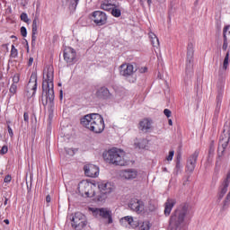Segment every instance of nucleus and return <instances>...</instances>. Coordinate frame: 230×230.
I'll list each match as a JSON object with an SVG mask.
<instances>
[{
    "instance_id": "39",
    "label": "nucleus",
    "mask_w": 230,
    "mask_h": 230,
    "mask_svg": "<svg viewBox=\"0 0 230 230\" xmlns=\"http://www.w3.org/2000/svg\"><path fill=\"white\" fill-rule=\"evenodd\" d=\"M8 153V146H4L2 147V149L0 150V154H2L3 155H4V154H7Z\"/></svg>"
},
{
    "instance_id": "6",
    "label": "nucleus",
    "mask_w": 230,
    "mask_h": 230,
    "mask_svg": "<svg viewBox=\"0 0 230 230\" xmlns=\"http://www.w3.org/2000/svg\"><path fill=\"white\" fill-rule=\"evenodd\" d=\"M89 211H91L95 218H102L103 220H107V224H112V211L109 208H89Z\"/></svg>"
},
{
    "instance_id": "36",
    "label": "nucleus",
    "mask_w": 230,
    "mask_h": 230,
    "mask_svg": "<svg viewBox=\"0 0 230 230\" xmlns=\"http://www.w3.org/2000/svg\"><path fill=\"white\" fill-rule=\"evenodd\" d=\"M175 155L174 151H170L168 156L166 157L167 161H172L173 159V155Z\"/></svg>"
},
{
    "instance_id": "18",
    "label": "nucleus",
    "mask_w": 230,
    "mask_h": 230,
    "mask_svg": "<svg viewBox=\"0 0 230 230\" xmlns=\"http://www.w3.org/2000/svg\"><path fill=\"white\" fill-rule=\"evenodd\" d=\"M121 226H129L132 229H136V227H139V222L134 220L132 216H126L121 217L119 220Z\"/></svg>"
},
{
    "instance_id": "2",
    "label": "nucleus",
    "mask_w": 230,
    "mask_h": 230,
    "mask_svg": "<svg viewBox=\"0 0 230 230\" xmlns=\"http://www.w3.org/2000/svg\"><path fill=\"white\" fill-rule=\"evenodd\" d=\"M81 125L93 132V134H102L105 130V120L98 113H91L81 119Z\"/></svg>"
},
{
    "instance_id": "52",
    "label": "nucleus",
    "mask_w": 230,
    "mask_h": 230,
    "mask_svg": "<svg viewBox=\"0 0 230 230\" xmlns=\"http://www.w3.org/2000/svg\"><path fill=\"white\" fill-rule=\"evenodd\" d=\"M60 98H62V92H61V94H60Z\"/></svg>"
},
{
    "instance_id": "30",
    "label": "nucleus",
    "mask_w": 230,
    "mask_h": 230,
    "mask_svg": "<svg viewBox=\"0 0 230 230\" xmlns=\"http://www.w3.org/2000/svg\"><path fill=\"white\" fill-rule=\"evenodd\" d=\"M140 230H150V222L145 221L140 226Z\"/></svg>"
},
{
    "instance_id": "42",
    "label": "nucleus",
    "mask_w": 230,
    "mask_h": 230,
    "mask_svg": "<svg viewBox=\"0 0 230 230\" xmlns=\"http://www.w3.org/2000/svg\"><path fill=\"white\" fill-rule=\"evenodd\" d=\"M8 132H9V136H13V130L12 129V128L10 126H8Z\"/></svg>"
},
{
    "instance_id": "4",
    "label": "nucleus",
    "mask_w": 230,
    "mask_h": 230,
    "mask_svg": "<svg viewBox=\"0 0 230 230\" xmlns=\"http://www.w3.org/2000/svg\"><path fill=\"white\" fill-rule=\"evenodd\" d=\"M102 157L109 164L115 166H127V159L125 158V151L113 147L102 154Z\"/></svg>"
},
{
    "instance_id": "12",
    "label": "nucleus",
    "mask_w": 230,
    "mask_h": 230,
    "mask_svg": "<svg viewBox=\"0 0 230 230\" xmlns=\"http://www.w3.org/2000/svg\"><path fill=\"white\" fill-rule=\"evenodd\" d=\"M137 69H134V65L130 63H124L119 66V73L121 76H132L136 73Z\"/></svg>"
},
{
    "instance_id": "25",
    "label": "nucleus",
    "mask_w": 230,
    "mask_h": 230,
    "mask_svg": "<svg viewBox=\"0 0 230 230\" xmlns=\"http://www.w3.org/2000/svg\"><path fill=\"white\" fill-rule=\"evenodd\" d=\"M115 4L109 2V0H104L101 3L100 8L101 10H104L105 12H111Z\"/></svg>"
},
{
    "instance_id": "40",
    "label": "nucleus",
    "mask_w": 230,
    "mask_h": 230,
    "mask_svg": "<svg viewBox=\"0 0 230 230\" xmlns=\"http://www.w3.org/2000/svg\"><path fill=\"white\" fill-rule=\"evenodd\" d=\"M66 152L69 155H75V151L73 149H66Z\"/></svg>"
},
{
    "instance_id": "17",
    "label": "nucleus",
    "mask_w": 230,
    "mask_h": 230,
    "mask_svg": "<svg viewBox=\"0 0 230 230\" xmlns=\"http://www.w3.org/2000/svg\"><path fill=\"white\" fill-rule=\"evenodd\" d=\"M226 87V80L219 79L217 83V102L222 103V98H224V89Z\"/></svg>"
},
{
    "instance_id": "49",
    "label": "nucleus",
    "mask_w": 230,
    "mask_h": 230,
    "mask_svg": "<svg viewBox=\"0 0 230 230\" xmlns=\"http://www.w3.org/2000/svg\"><path fill=\"white\" fill-rule=\"evenodd\" d=\"M4 224H6L8 226V224H10V221L8 219H4Z\"/></svg>"
},
{
    "instance_id": "38",
    "label": "nucleus",
    "mask_w": 230,
    "mask_h": 230,
    "mask_svg": "<svg viewBox=\"0 0 230 230\" xmlns=\"http://www.w3.org/2000/svg\"><path fill=\"white\" fill-rule=\"evenodd\" d=\"M23 119H24L25 123L30 122V115L28 114V112L23 113Z\"/></svg>"
},
{
    "instance_id": "48",
    "label": "nucleus",
    "mask_w": 230,
    "mask_h": 230,
    "mask_svg": "<svg viewBox=\"0 0 230 230\" xmlns=\"http://www.w3.org/2000/svg\"><path fill=\"white\" fill-rule=\"evenodd\" d=\"M148 6H152V0H147Z\"/></svg>"
},
{
    "instance_id": "28",
    "label": "nucleus",
    "mask_w": 230,
    "mask_h": 230,
    "mask_svg": "<svg viewBox=\"0 0 230 230\" xmlns=\"http://www.w3.org/2000/svg\"><path fill=\"white\" fill-rule=\"evenodd\" d=\"M229 56H230V52L229 50H227L223 61V69L225 71H226L227 67H229V62H230Z\"/></svg>"
},
{
    "instance_id": "5",
    "label": "nucleus",
    "mask_w": 230,
    "mask_h": 230,
    "mask_svg": "<svg viewBox=\"0 0 230 230\" xmlns=\"http://www.w3.org/2000/svg\"><path fill=\"white\" fill-rule=\"evenodd\" d=\"M96 184L88 181L87 180H83L78 184V191L83 197H94L96 195Z\"/></svg>"
},
{
    "instance_id": "51",
    "label": "nucleus",
    "mask_w": 230,
    "mask_h": 230,
    "mask_svg": "<svg viewBox=\"0 0 230 230\" xmlns=\"http://www.w3.org/2000/svg\"><path fill=\"white\" fill-rule=\"evenodd\" d=\"M2 76H3V74H1V72H0V80H1Z\"/></svg>"
},
{
    "instance_id": "44",
    "label": "nucleus",
    "mask_w": 230,
    "mask_h": 230,
    "mask_svg": "<svg viewBox=\"0 0 230 230\" xmlns=\"http://www.w3.org/2000/svg\"><path fill=\"white\" fill-rule=\"evenodd\" d=\"M46 202H47V204H49V202H51V196L47 195V197H46Z\"/></svg>"
},
{
    "instance_id": "3",
    "label": "nucleus",
    "mask_w": 230,
    "mask_h": 230,
    "mask_svg": "<svg viewBox=\"0 0 230 230\" xmlns=\"http://www.w3.org/2000/svg\"><path fill=\"white\" fill-rule=\"evenodd\" d=\"M187 214L188 205H180L178 209H176L170 217L169 228L171 230H186V222H184V218Z\"/></svg>"
},
{
    "instance_id": "50",
    "label": "nucleus",
    "mask_w": 230,
    "mask_h": 230,
    "mask_svg": "<svg viewBox=\"0 0 230 230\" xmlns=\"http://www.w3.org/2000/svg\"><path fill=\"white\" fill-rule=\"evenodd\" d=\"M4 204V206H6V204H8V199H5Z\"/></svg>"
},
{
    "instance_id": "29",
    "label": "nucleus",
    "mask_w": 230,
    "mask_h": 230,
    "mask_svg": "<svg viewBox=\"0 0 230 230\" xmlns=\"http://www.w3.org/2000/svg\"><path fill=\"white\" fill-rule=\"evenodd\" d=\"M17 57H19V50H17V49H15L14 45H12L10 58H17Z\"/></svg>"
},
{
    "instance_id": "22",
    "label": "nucleus",
    "mask_w": 230,
    "mask_h": 230,
    "mask_svg": "<svg viewBox=\"0 0 230 230\" xmlns=\"http://www.w3.org/2000/svg\"><path fill=\"white\" fill-rule=\"evenodd\" d=\"M27 87L31 91H33L32 95L35 94V91H37V74L36 73H32L31 75Z\"/></svg>"
},
{
    "instance_id": "16",
    "label": "nucleus",
    "mask_w": 230,
    "mask_h": 230,
    "mask_svg": "<svg viewBox=\"0 0 230 230\" xmlns=\"http://www.w3.org/2000/svg\"><path fill=\"white\" fill-rule=\"evenodd\" d=\"M230 184V171L226 174V178L224 180L222 185L219 187L218 199L222 200L224 199V195L227 193V188H229Z\"/></svg>"
},
{
    "instance_id": "35",
    "label": "nucleus",
    "mask_w": 230,
    "mask_h": 230,
    "mask_svg": "<svg viewBox=\"0 0 230 230\" xmlns=\"http://www.w3.org/2000/svg\"><path fill=\"white\" fill-rule=\"evenodd\" d=\"M21 35H22V37H26L28 35V31H26V27H21Z\"/></svg>"
},
{
    "instance_id": "7",
    "label": "nucleus",
    "mask_w": 230,
    "mask_h": 230,
    "mask_svg": "<svg viewBox=\"0 0 230 230\" xmlns=\"http://www.w3.org/2000/svg\"><path fill=\"white\" fill-rule=\"evenodd\" d=\"M87 226V217L82 212H76L72 217V227L75 230H82Z\"/></svg>"
},
{
    "instance_id": "23",
    "label": "nucleus",
    "mask_w": 230,
    "mask_h": 230,
    "mask_svg": "<svg viewBox=\"0 0 230 230\" xmlns=\"http://www.w3.org/2000/svg\"><path fill=\"white\" fill-rule=\"evenodd\" d=\"M96 97L107 100V98H111V92H109V89L102 87L96 92Z\"/></svg>"
},
{
    "instance_id": "31",
    "label": "nucleus",
    "mask_w": 230,
    "mask_h": 230,
    "mask_svg": "<svg viewBox=\"0 0 230 230\" xmlns=\"http://www.w3.org/2000/svg\"><path fill=\"white\" fill-rule=\"evenodd\" d=\"M70 1V7L73 10H76V6H78V3L80 2V0H69Z\"/></svg>"
},
{
    "instance_id": "27",
    "label": "nucleus",
    "mask_w": 230,
    "mask_h": 230,
    "mask_svg": "<svg viewBox=\"0 0 230 230\" xmlns=\"http://www.w3.org/2000/svg\"><path fill=\"white\" fill-rule=\"evenodd\" d=\"M111 15L113 17H121V9L115 4L113 8H111Z\"/></svg>"
},
{
    "instance_id": "33",
    "label": "nucleus",
    "mask_w": 230,
    "mask_h": 230,
    "mask_svg": "<svg viewBox=\"0 0 230 230\" xmlns=\"http://www.w3.org/2000/svg\"><path fill=\"white\" fill-rule=\"evenodd\" d=\"M21 80V75L19 74H15L13 77V84L17 85V83Z\"/></svg>"
},
{
    "instance_id": "14",
    "label": "nucleus",
    "mask_w": 230,
    "mask_h": 230,
    "mask_svg": "<svg viewBox=\"0 0 230 230\" xmlns=\"http://www.w3.org/2000/svg\"><path fill=\"white\" fill-rule=\"evenodd\" d=\"M195 55V46L193 43L189 42L187 45V58H186V66L187 67H190L193 64V58Z\"/></svg>"
},
{
    "instance_id": "32",
    "label": "nucleus",
    "mask_w": 230,
    "mask_h": 230,
    "mask_svg": "<svg viewBox=\"0 0 230 230\" xmlns=\"http://www.w3.org/2000/svg\"><path fill=\"white\" fill-rule=\"evenodd\" d=\"M20 17L21 21H22L23 22H30V18H28V14L26 13H22Z\"/></svg>"
},
{
    "instance_id": "45",
    "label": "nucleus",
    "mask_w": 230,
    "mask_h": 230,
    "mask_svg": "<svg viewBox=\"0 0 230 230\" xmlns=\"http://www.w3.org/2000/svg\"><path fill=\"white\" fill-rule=\"evenodd\" d=\"M213 152H215V146L211 145L209 149V154H213Z\"/></svg>"
},
{
    "instance_id": "10",
    "label": "nucleus",
    "mask_w": 230,
    "mask_h": 230,
    "mask_svg": "<svg viewBox=\"0 0 230 230\" xmlns=\"http://www.w3.org/2000/svg\"><path fill=\"white\" fill-rule=\"evenodd\" d=\"M98 190L102 195H109L114 191V184L111 181H101L97 182Z\"/></svg>"
},
{
    "instance_id": "11",
    "label": "nucleus",
    "mask_w": 230,
    "mask_h": 230,
    "mask_svg": "<svg viewBox=\"0 0 230 230\" xmlns=\"http://www.w3.org/2000/svg\"><path fill=\"white\" fill-rule=\"evenodd\" d=\"M199 150L194 151L192 155H190L187 160L186 169L190 173H193L195 171V166H197V159H199Z\"/></svg>"
},
{
    "instance_id": "46",
    "label": "nucleus",
    "mask_w": 230,
    "mask_h": 230,
    "mask_svg": "<svg viewBox=\"0 0 230 230\" xmlns=\"http://www.w3.org/2000/svg\"><path fill=\"white\" fill-rule=\"evenodd\" d=\"M33 64V58H29L28 66H31Z\"/></svg>"
},
{
    "instance_id": "24",
    "label": "nucleus",
    "mask_w": 230,
    "mask_h": 230,
    "mask_svg": "<svg viewBox=\"0 0 230 230\" xmlns=\"http://www.w3.org/2000/svg\"><path fill=\"white\" fill-rule=\"evenodd\" d=\"M39 30V17H35L33 22H32V40H36L37 39V33Z\"/></svg>"
},
{
    "instance_id": "47",
    "label": "nucleus",
    "mask_w": 230,
    "mask_h": 230,
    "mask_svg": "<svg viewBox=\"0 0 230 230\" xmlns=\"http://www.w3.org/2000/svg\"><path fill=\"white\" fill-rule=\"evenodd\" d=\"M168 123H169L170 127H172V125H173V122L172 121V119H168Z\"/></svg>"
},
{
    "instance_id": "43",
    "label": "nucleus",
    "mask_w": 230,
    "mask_h": 230,
    "mask_svg": "<svg viewBox=\"0 0 230 230\" xmlns=\"http://www.w3.org/2000/svg\"><path fill=\"white\" fill-rule=\"evenodd\" d=\"M146 71H148V68L146 66L140 68V73H146Z\"/></svg>"
},
{
    "instance_id": "26",
    "label": "nucleus",
    "mask_w": 230,
    "mask_h": 230,
    "mask_svg": "<svg viewBox=\"0 0 230 230\" xmlns=\"http://www.w3.org/2000/svg\"><path fill=\"white\" fill-rule=\"evenodd\" d=\"M148 36L154 48H159V38H157L155 33L151 31L149 32Z\"/></svg>"
},
{
    "instance_id": "21",
    "label": "nucleus",
    "mask_w": 230,
    "mask_h": 230,
    "mask_svg": "<svg viewBox=\"0 0 230 230\" xmlns=\"http://www.w3.org/2000/svg\"><path fill=\"white\" fill-rule=\"evenodd\" d=\"M139 129L142 132H149L152 129V119L146 118L139 122Z\"/></svg>"
},
{
    "instance_id": "1",
    "label": "nucleus",
    "mask_w": 230,
    "mask_h": 230,
    "mask_svg": "<svg viewBox=\"0 0 230 230\" xmlns=\"http://www.w3.org/2000/svg\"><path fill=\"white\" fill-rule=\"evenodd\" d=\"M55 78V68L53 65H48L43 70L42 91L47 96V102L52 103L55 100V90L53 80Z\"/></svg>"
},
{
    "instance_id": "13",
    "label": "nucleus",
    "mask_w": 230,
    "mask_h": 230,
    "mask_svg": "<svg viewBox=\"0 0 230 230\" xmlns=\"http://www.w3.org/2000/svg\"><path fill=\"white\" fill-rule=\"evenodd\" d=\"M84 170L86 177H98L100 175V168L93 164L84 165Z\"/></svg>"
},
{
    "instance_id": "15",
    "label": "nucleus",
    "mask_w": 230,
    "mask_h": 230,
    "mask_svg": "<svg viewBox=\"0 0 230 230\" xmlns=\"http://www.w3.org/2000/svg\"><path fill=\"white\" fill-rule=\"evenodd\" d=\"M64 59L67 64H73L76 60V51L73 48L67 47L64 52Z\"/></svg>"
},
{
    "instance_id": "9",
    "label": "nucleus",
    "mask_w": 230,
    "mask_h": 230,
    "mask_svg": "<svg viewBox=\"0 0 230 230\" xmlns=\"http://www.w3.org/2000/svg\"><path fill=\"white\" fill-rule=\"evenodd\" d=\"M128 208L131 211H135V213H143L145 211V203L141 199L133 198L129 200Z\"/></svg>"
},
{
    "instance_id": "37",
    "label": "nucleus",
    "mask_w": 230,
    "mask_h": 230,
    "mask_svg": "<svg viewBox=\"0 0 230 230\" xmlns=\"http://www.w3.org/2000/svg\"><path fill=\"white\" fill-rule=\"evenodd\" d=\"M164 116H166V118H170L172 116V111H170L169 109H165L164 110Z\"/></svg>"
},
{
    "instance_id": "41",
    "label": "nucleus",
    "mask_w": 230,
    "mask_h": 230,
    "mask_svg": "<svg viewBox=\"0 0 230 230\" xmlns=\"http://www.w3.org/2000/svg\"><path fill=\"white\" fill-rule=\"evenodd\" d=\"M11 181H12V176H10V175L5 176V178L4 180V182H10Z\"/></svg>"
},
{
    "instance_id": "20",
    "label": "nucleus",
    "mask_w": 230,
    "mask_h": 230,
    "mask_svg": "<svg viewBox=\"0 0 230 230\" xmlns=\"http://www.w3.org/2000/svg\"><path fill=\"white\" fill-rule=\"evenodd\" d=\"M175 204H177V200L175 199H167L166 202L164 203L165 217H170L172 209H173V206H175Z\"/></svg>"
},
{
    "instance_id": "34",
    "label": "nucleus",
    "mask_w": 230,
    "mask_h": 230,
    "mask_svg": "<svg viewBox=\"0 0 230 230\" xmlns=\"http://www.w3.org/2000/svg\"><path fill=\"white\" fill-rule=\"evenodd\" d=\"M9 91L12 94H15L17 93V84H12Z\"/></svg>"
},
{
    "instance_id": "8",
    "label": "nucleus",
    "mask_w": 230,
    "mask_h": 230,
    "mask_svg": "<svg viewBox=\"0 0 230 230\" xmlns=\"http://www.w3.org/2000/svg\"><path fill=\"white\" fill-rule=\"evenodd\" d=\"M90 19L96 26H105L107 24V13L103 11H94L90 14Z\"/></svg>"
},
{
    "instance_id": "19",
    "label": "nucleus",
    "mask_w": 230,
    "mask_h": 230,
    "mask_svg": "<svg viewBox=\"0 0 230 230\" xmlns=\"http://www.w3.org/2000/svg\"><path fill=\"white\" fill-rule=\"evenodd\" d=\"M119 175L121 179L131 181L132 179H136V177H137V171L134 169L124 170L120 172Z\"/></svg>"
}]
</instances>
